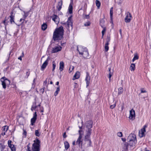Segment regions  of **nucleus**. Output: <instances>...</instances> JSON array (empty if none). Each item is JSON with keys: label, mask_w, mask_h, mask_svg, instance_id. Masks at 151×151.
<instances>
[{"label": "nucleus", "mask_w": 151, "mask_h": 151, "mask_svg": "<svg viewBox=\"0 0 151 151\" xmlns=\"http://www.w3.org/2000/svg\"><path fill=\"white\" fill-rule=\"evenodd\" d=\"M116 106V103H115V104L111 105L110 106V108L111 109H113Z\"/></svg>", "instance_id": "nucleus-53"}, {"label": "nucleus", "mask_w": 151, "mask_h": 151, "mask_svg": "<svg viewBox=\"0 0 151 151\" xmlns=\"http://www.w3.org/2000/svg\"><path fill=\"white\" fill-rule=\"evenodd\" d=\"M50 60V58L48 57L46 60L43 63L41 67V69L42 70H43L45 69L48 64V62Z\"/></svg>", "instance_id": "nucleus-8"}, {"label": "nucleus", "mask_w": 151, "mask_h": 151, "mask_svg": "<svg viewBox=\"0 0 151 151\" xmlns=\"http://www.w3.org/2000/svg\"><path fill=\"white\" fill-rule=\"evenodd\" d=\"M5 78V77H3L1 79V81L2 83L1 84L3 88L4 89L6 88V83H5V80H4Z\"/></svg>", "instance_id": "nucleus-18"}, {"label": "nucleus", "mask_w": 151, "mask_h": 151, "mask_svg": "<svg viewBox=\"0 0 151 151\" xmlns=\"http://www.w3.org/2000/svg\"><path fill=\"white\" fill-rule=\"evenodd\" d=\"M60 87L59 86L57 88L56 90L54 93V95L55 96H56L58 95L60 91Z\"/></svg>", "instance_id": "nucleus-31"}, {"label": "nucleus", "mask_w": 151, "mask_h": 151, "mask_svg": "<svg viewBox=\"0 0 151 151\" xmlns=\"http://www.w3.org/2000/svg\"><path fill=\"white\" fill-rule=\"evenodd\" d=\"M91 134V130L86 131V133L85 136L84 141H85L88 142L87 143L88 147L91 146V142L90 139V136Z\"/></svg>", "instance_id": "nucleus-5"}, {"label": "nucleus", "mask_w": 151, "mask_h": 151, "mask_svg": "<svg viewBox=\"0 0 151 151\" xmlns=\"http://www.w3.org/2000/svg\"><path fill=\"white\" fill-rule=\"evenodd\" d=\"M105 22V21L104 19H102L100 20V24L102 28H103L104 24Z\"/></svg>", "instance_id": "nucleus-27"}, {"label": "nucleus", "mask_w": 151, "mask_h": 151, "mask_svg": "<svg viewBox=\"0 0 151 151\" xmlns=\"http://www.w3.org/2000/svg\"><path fill=\"white\" fill-rule=\"evenodd\" d=\"M146 91L144 90L143 88H141V93H146Z\"/></svg>", "instance_id": "nucleus-55"}, {"label": "nucleus", "mask_w": 151, "mask_h": 151, "mask_svg": "<svg viewBox=\"0 0 151 151\" xmlns=\"http://www.w3.org/2000/svg\"><path fill=\"white\" fill-rule=\"evenodd\" d=\"M91 24V23L89 22H86V23L84 24V26H89Z\"/></svg>", "instance_id": "nucleus-51"}, {"label": "nucleus", "mask_w": 151, "mask_h": 151, "mask_svg": "<svg viewBox=\"0 0 151 151\" xmlns=\"http://www.w3.org/2000/svg\"><path fill=\"white\" fill-rule=\"evenodd\" d=\"M74 68V67L73 66H70L69 70V73H70L72 71Z\"/></svg>", "instance_id": "nucleus-45"}, {"label": "nucleus", "mask_w": 151, "mask_h": 151, "mask_svg": "<svg viewBox=\"0 0 151 151\" xmlns=\"http://www.w3.org/2000/svg\"><path fill=\"white\" fill-rule=\"evenodd\" d=\"M35 135L37 137L40 136V134L39 133V132L38 130H36L35 131Z\"/></svg>", "instance_id": "nucleus-42"}, {"label": "nucleus", "mask_w": 151, "mask_h": 151, "mask_svg": "<svg viewBox=\"0 0 151 151\" xmlns=\"http://www.w3.org/2000/svg\"><path fill=\"white\" fill-rule=\"evenodd\" d=\"M67 22V24L66 23H61L63 25H65L68 30H69L70 29L72 30L73 29V22L71 20V17L68 18Z\"/></svg>", "instance_id": "nucleus-4"}, {"label": "nucleus", "mask_w": 151, "mask_h": 151, "mask_svg": "<svg viewBox=\"0 0 151 151\" xmlns=\"http://www.w3.org/2000/svg\"><path fill=\"white\" fill-rule=\"evenodd\" d=\"M4 80H5V83H6V85H10V81L9 79L5 77V78L4 79Z\"/></svg>", "instance_id": "nucleus-39"}, {"label": "nucleus", "mask_w": 151, "mask_h": 151, "mask_svg": "<svg viewBox=\"0 0 151 151\" xmlns=\"http://www.w3.org/2000/svg\"><path fill=\"white\" fill-rule=\"evenodd\" d=\"M34 142L32 147V151H40V141L37 138Z\"/></svg>", "instance_id": "nucleus-3"}, {"label": "nucleus", "mask_w": 151, "mask_h": 151, "mask_svg": "<svg viewBox=\"0 0 151 151\" xmlns=\"http://www.w3.org/2000/svg\"><path fill=\"white\" fill-rule=\"evenodd\" d=\"M117 135L119 137H122V133L121 132H118L117 133Z\"/></svg>", "instance_id": "nucleus-49"}, {"label": "nucleus", "mask_w": 151, "mask_h": 151, "mask_svg": "<svg viewBox=\"0 0 151 151\" xmlns=\"http://www.w3.org/2000/svg\"><path fill=\"white\" fill-rule=\"evenodd\" d=\"M6 134V132H3L1 133V135L3 136H4V135H5Z\"/></svg>", "instance_id": "nucleus-60"}, {"label": "nucleus", "mask_w": 151, "mask_h": 151, "mask_svg": "<svg viewBox=\"0 0 151 151\" xmlns=\"http://www.w3.org/2000/svg\"><path fill=\"white\" fill-rule=\"evenodd\" d=\"M113 72L114 70L113 69L111 70V68H109V76L108 77L110 81L111 77L113 75Z\"/></svg>", "instance_id": "nucleus-20"}, {"label": "nucleus", "mask_w": 151, "mask_h": 151, "mask_svg": "<svg viewBox=\"0 0 151 151\" xmlns=\"http://www.w3.org/2000/svg\"><path fill=\"white\" fill-rule=\"evenodd\" d=\"M135 65L134 64L132 63L131 64L130 69L131 71H134L135 69Z\"/></svg>", "instance_id": "nucleus-28"}, {"label": "nucleus", "mask_w": 151, "mask_h": 151, "mask_svg": "<svg viewBox=\"0 0 151 151\" xmlns=\"http://www.w3.org/2000/svg\"><path fill=\"white\" fill-rule=\"evenodd\" d=\"M103 28V30L102 31L101 33L102 35H103V36H104V33L106 31V27H103V28Z\"/></svg>", "instance_id": "nucleus-43"}, {"label": "nucleus", "mask_w": 151, "mask_h": 151, "mask_svg": "<svg viewBox=\"0 0 151 151\" xmlns=\"http://www.w3.org/2000/svg\"><path fill=\"white\" fill-rule=\"evenodd\" d=\"M78 133L79 136L76 142V145H77L80 148L82 149L83 141L82 138L83 135V132L82 130H79Z\"/></svg>", "instance_id": "nucleus-2"}, {"label": "nucleus", "mask_w": 151, "mask_h": 151, "mask_svg": "<svg viewBox=\"0 0 151 151\" xmlns=\"http://www.w3.org/2000/svg\"><path fill=\"white\" fill-rule=\"evenodd\" d=\"M45 87H44L42 88H41L40 89V91L42 94L45 91Z\"/></svg>", "instance_id": "nucleus-50"}, {"label": "nucleus", "mask_w": 151, "mask_h": 151, "mask_svg": "<svg viewBox=\"0 0 151 151\" xmlns=\"http://www.w3.org/2000/svg\"><path fill=\"white\" fill-rule=\"evenodd\" d=\"M51 17L56 24H58L59 23V18L57 15L54 14Z\"/></svg>", "instance_id": "nucleus-9"}, {"label": "nucleus", "mask_w": 151, "mask_h": 151, "mask_svg": "<svg viewBox=\"0 0 151 151\" xmlns=\"http://www.w3.org/2000/svg\"><path fill=\"white\" fill-rule=\"evenodd\" d=\"M63 136L64 138H65L67 137V135H66V133L65 132L64 133Z\"/></svg>", "instance_id": "nucleus-58"}, {"label": "nucleus", "mask_w": 151, "mask_h": 151, "mask_svg": "<svg viewBox=\"0 0 151 151\" xmlns=\"http://www.w3.org/2000/svg\"><path fill=\"white\" fill-rule=\"evenodd\" d=\"M110 14L111 15V16H112L113 15V7H111L110 9Z\"/></svg>", "instance_id": "nucleus-54"}, {"label": "nucleus", "mask_w": 151, "mask_h": 151, "mask_svg": "<svg viewBox=\"0 0 151 151\" xmlns=\"http://www.w3.org/2000/svg\"><path fill=\"white\" fill-rule=\"evenodd\" d=\"M37 114L36 112H35L33 114V116L32 118H34L35 119H37Z\"/></svg>", "instance_id": "nucleus-52"}, {"label": "nucleus", "mask_w": 151, "mask_h": 151, "mask_svg": "<svg viewBox=\"0 0 151 151\" xmlns=\"http://www.w3.org/2000/svg\"><path fill=\"white\" fill-rule=\"evenodd\" d=\"M63 4V2L62 1H59L58 3V5L57 6V8L58 11H60L61 8Z\"/></svg>", "instance_id": "nucleus-22"}, {"label": "nucleus", "mask_w": 151, "mask_h": 151, "mask_svg": "<svg viewBox=\"0 0 151 151\" xmlns=\"http://www.w3.org/2000/svg\"><path fill=\"white\" fill-rule=\"evenodd\" d=\"M93 123L92 121L91 120L88 121L86 122L85 125L88 129L87 131L91 130V132L92 130L91 128L92 127Z\"/></svg>", "instance_id": "nucleus-6"}, {"label": "nucleus", "mask_w": 151, "mask_h": 151, "mask_svg": "<svg viewBox=\"0 0 151 151\" xmlns=\"http://www.w3.org/2000/svg\"><path fill=\"white\" fill-rule=\"evenodd\" d=\"M24 52H23L22 53V55H21L19 57H18V59L21 60H22V57H23L24 56Z\"/></svg>", "instance_id": "nucleus-48"}, {"label": "nucleus", "mask_w": 151, "mask_h": 151, "mask_svg": "<svg viewBox=\"0 0 151 151\" xmlns=\"http://www.w3.org/2000/svg\"><path fill=\"white\" fill-rule=\"evenodd\" d=\"M9 17L10 18V22L11 24H12L13 23H15V22L14 21V16L10 15L9 16Z\"/></svg>", "instance_id": "nucleus-25"}, {"label": "nucleus", "mask_w": 151, "mask_h": 151, "mask_svg": "<svg viewBox=\"0 0 151 151\" xmlns=\"http://www.w3.org/2000/svg\"><path fill=\"white\" fill-rule=\"evenodd\" d=\"M123 91V89L122 87H120L118 89V95L122 94Z\"/></svg>", "instance_id": "nucleus-36"}, {"label": "nucleus", "mask_w": 151, "mask_h": 151, "mask_svg": "<svg viewBox=\"0 0 151 151\" xmlns=\"http://www.w3.org/2000/svg\"><path fill=\"white\" fill-rule=\"evenodd\" d=\"M110 41V35H107L106 37V42L105 43L109 44V42Z\"/></svg>", "instance_id": "nucleus-34"}, {"label": "nucleus", "mask_w": 151, "mask_h": 151, "mask_svg": "<svg viewBox=\"0 0 151 151\" xmlns=\"http://www.w3.org/2000/svg\"><path fill=\"white\" fill-rule=\"evenodd\" d=\"M64 67V63L63 62H60V67L59 69L61 71H62L63 70Z\"/></svg>", "instance_id": "nucleus-23"}, {"label": "nucleus", "mask_w": 151, "mask_h": 151, "mask_svg": "<svg viewBox=\"0 0 151 151\" xmlns=\"http://www.w3.org/2000/svg\"><path fill=\"white\" fill-rule=\"evenodd\" d=\"M73 0H71V2L69 5V6L68 7V12L69 14H71L73 13Z\"/></svg>", "instance_id": "nucleus-17"}, {"label": "nucleus", "mask_w": 151, "mask_h": 151, "mask_svg": "<svg viewBox=\"0 0 151 151\" xmlns=\"http://www.w3.org/2000/svg\"><path fill=\"white\" fill-rule=\"evenodd\" d=\"M138 58L139 57L137 55V54H135L134 55V56L132 60V62H134V61H135V60L138 59Z\"/></svg>", "instance_id": "nucleus-35"}, {"label": "nucleus", "mask_w": 151, "mask_h": 151, "mask_svg": "<svg viewBox=\"0 0 151 151\" xmlns=\"http://www.w3.org/2000/svg\"><path fill=\"white\" fill-rule=\"evenodd\" d=\"M42 109H41V112H43L44 111V109H43V107H42Z\"/></svg>", "instance_id": "nucleus-64"}, {"label": "nucleus", "mask_w": 151, "mask_h": 151, "mask_svg": "<svg viewBox=\"0 0 151 151\" xmlns=\"http://www.w3.org/2000/svg\"><path fill=\"white\" fill-rule=\"evenodd\" d=\"M109 44L108 43H105V45L104 46V51L105 52H107L109 50V47L108 46V45Z\"/></svg>", "instance_id": "nucleus-30"}, {"label": "nucleus", "mask_w": 151, "mask_h": 151, "mask_svg": "<svg viewBox=\"0 0 151 151\" xmlns=\"http://www.w3.org/2000/svg\"><path fill=\"white\" fill-rule=\"evenodd\" d=\"M147 127V126L145 125L143 128L141 129V132H139V136L140 137H143L144 135V132H145V128Z\"/></svg>", "instance_id": "nucleus-15"}, {"label": "nucleus", "mask_w": 151, "mask_h": 151, "mask_svg": "<svg viewBox=\"0 0 151 151\" xmlns=\"http://www.w3.org/2000/svg\"><path fill=\"white\" fill-rule=\"evenodd\" d=\"M26 74L27 76V78L29 75L30 72L29 71H27L26 73Z\"/></svg>", "instance_id": "nucleus-56"}, {"label": "nucleus", "mask_w": 151, "mask_h": 151, "mask_svg": "<svg viewBox=\"0 0 151 151\" xmlns=\"http://www.w3.org/2000/svg\"><path fill=\"white\" fill-rule=\"evenodd\" d=\"M80 74L79 72L77 71L74 75L73 78V80H75L79 78L80 77Z\"/></svg>", "instance_id": "nucleus-21"}, {"label": "nucleus", "mask_w": 151, "mask_h": 151, "mask_svg": "<svg viewBox=\"0 0 151 151\" xmlns=\"http://www.w3.org/2000/svg\"><path fill=\"white\" fill-rule=\"evenodd\" d=\"M9 22V21H7V22H6V20H4L3 21L2 23L3 24H4V25L5 26V27H6V25L8 24V23Z\"/></svg>", "instance_id": "nucleus-47"}, {"label": "nucleus", "mask_w": 151, "mask_h": 151, "mask_svg": "<svg viewBox=\"0 0 151 151\" xmlns=\"http://www.w3.org/2000/svg\"><path fill=\"white\" fill-rule=\"evenodd\" d=\"M9 19V17H8L7 18L6 17L5 18V19H4V20H6V22H7V21H8V19Z\"/></svg>", "instance_id": "nucleus-63"}, {"label": "nucleus", "mask_w": 151, "mask_h": 151, "mask_svg": "<svg viewBox=\"0 0 151 151\" xmlns=\"http://www.w3.org/2000/svg\"><path fill=\"white\" fill-rule=\"evenodd\" d=\"M56 67V63L54 61L52 62V71H54Z\"/></svg>", "instance_id": "nucleus-40"}, {"label": "nucleus", "mask_w": 151, "mask_h": 151, "mask_svg": "<svg viewBox=\"0 0 151 151\" xmlns=\"http://www.w3.org/2000/svg\"><path fill=\"white\" fill-rule=\"evenodd\" d=\"M64 30L63 26H60L55 29L54 31L52 39L54 41L61 40L63 38Z\"/></svg>", "instance_id": "nucleus-1"}, {"label": "nucleus", "mask_w": 151, "mask_h": 151, "mask_svg": "<svg viewBox=\"0 0 151 151\" xmlns=\"http://www.w3.org/2000/svg\"><path fill=\"white\" fill-rule=\"evenodd\" d=\"M62 47L60 46L59 47H56L53 48L52 50V52L55 53L60 51Z\"/></svg>", "instance_id": "nucleus-19"}, {"label": "nucleus", "mask_w": 151, "mask_h": 151, "mask_svg": "<svg viewBox=\"0 0 151 151\" xmlns=\"http://www.w3.org/2000/svg\"><path fill=\"white\" fill-rule=\"evenodd\" d=\"M96 3L98 9H99L101 5V3L98 0H96Z\"/></svg>", "instance_id": "nucleus-33"}, {"label": "nucleus", "mask_w": 151, "mask_h": 151, "mask_svg": "<svg viewBox=\"0 0 151 151\" xmlns=\"http://www.w3.org/2000/svg\"><path fill=\"white\" fill-rule=\"evenodd\" d=\"M112 17H113V15H112V16H111V15H110V20H111L112 23L113 24V21H112Z\"/></svg>", "instance_id": "nucleus-57"}, {"label": "nucleus", "mask_w": 151, "mask_h": 151, "mask_svg": "<svg viewBox=\"0 0 151 151\" xmlns=\"http://www.w3.org/2000/svg\"><path fill=\"white\" fill-rule=\"evenodd\" d=\"M72 144L73 145H76V142L75 141H73V142L72 143Z\"/></svg>", "instance_id": "nucleus-62"}, {"label": "nucleus", "mask_w": 151, "mask_h": 151, "mask_svg": "<svg viewBox=\"0 0 151 151\" xmlns=\"http://www.w3.org/2000/svg\"><path fill=\"white\" fill-rule=\"evenodd\" d=\"M126 14V16L124 19L126 23H129L130 22L131 20L132 16L131 14L129 12H127Z\"/></svg>", "instance_id": "nucleus-7"}, {"label": "nucleus", "mask_w": 151, "mask_h": 151, "mask_svg": "<svg viewBox=\"0 0 151 151\" xmlns=\"http://www.w3.org/2000/svg\"><path fill=\"white\" fill-rule=\"evenodd\" d=\"M12 142V141L11 140H8V143L9 147L11 148L12 151H16L15 147H14V145L11 144Z\"/></svg>", "instance_id": "nucleus-13"}, {"label": "nucleus", "mask_w": 151, "mask_h": 151, "mask_svg": "<svg viewBox=\"0 0 151 151\" xmlns=\"http://www.w3.org/2000/svg\"><path fill=\"white\" fill-rule=\"evenodd\" d=\"M47 27V25L46 23H43L42 25V29L43 31L45 30Z\"/></svg>", "instance_id": "nucleus-29"}, {"label": "nucleus", "mask_w": 151, "mask_h": 151, "mask_svg": "<svg viewBox=\"0 0 151 151\" xmlns=\"http://www.w3.org/2000/svg\"><path fill=\"white\" fill-rule=\"evenodd\" d=\"M30 144L29 143H28V145L27 146L28 151H31V148L30 147Z\"/></svg>", "instance_id": "nucleus-46"}, {"label": "nucleus", "mask_w": 151, "mask_h": 151, "mask_svg": "<svg viewBox=\"0 0 151 151\" xmlns=\"http://www.w3.org/2000/svg\"><path fill=\"white\" fill-rule=\"evenodd\" d=\"M36 119H35L34 118H32L31 120V124L32 125H34V124L35 122Z\"/></svg>", "instance_id": "nucleus-41"}, {"label": "nucleus", "mask_w": 151, "mask_h": 151, "mask_svg": "<svg viewBox=\"0 0 151 151\" xmlns=\"http://www.w3.org/2000/svg\"><path fill=\"white\" fill-rule=\"evenodd\" d=\"M86 76L85 78V81L86 83V87H87L89 85L90 83V77L88 72H86Z\"/></svg>", "instance_id": "nucleus-10"}, {"label": "nucleus", "mask_w": 151, "mask_h": 151, "mask_svg": "<svg viewBox=\"0 0 151 151\" xmlns=\"http://www.w3.org/2000/svg\"><path fill=\"white\" fill-rule=\"evenodd\" d=\"M135 116V111L132 109L130 111V114L129 118L130 119L133 120Z\"/></svg>", "instance_id": "nucleus-11"}, {"label": "nucleus", "mask_w": 151, "mask_h": 151, "mask_svg": "<svg viewBox=\"0 0 151 151\" xmlns=\"http://www.w3.org/2000/svg\"><path fill=\"white\" fill-rule=\"evenodd\" d=\"M47 83V79L44 82L43 84L44 85H46Z\"/></svg>", "instance_id": "nucleus-59"}, {"label": "nucleus", "mask_w": 151, "mask_h": 151, "mask_svg": "<svg viewBox=\"0 0 151 151\" xmlns=\"http://www.w3.org/2000/svg\"><path fill=\"white\" fill-rule=\"evenodd\" d=\"M65 147V150H67L69 147L70 145L68 142L67 141H65L64 142Z\"/></svg>", "instance_id": "nucleus-26"}, {"label": "nucleus", "mask_w": 151, "mask_h": 151, "mask_svg": "<svg viewBox=\"0 0 151 151\" xmlns=\"http://www.w3.org/2000/svg\"><path fill=\"white\" fill-rule=\"evenodd\" d=\"M85 50V51H84V52H83L82 54H80L82 55L84 58H87L89 57L88 50L87 49H86Z\"/></svg>", "instance_id": "nucleus-14"}, {"label": "nucleus", "mask_w": 151, "mask_h": 151, "mask_svg": "<svg viewBox=\"0 0 151 151\" xmlns=\"http://www.w3.org/2000/svg\"><path fill=\"white\" fill-rule=\"evenodd\" d=\"M128 139L130 140L137 141L136 135L134 134H131L128 136Z\"/></svg>", "instance_id": "nucleus-16"}, {"label": "nucleus", "mask_w": 151, "mask_h": 151, "mask_svg": "<svg viewBox=\"0 0 151 151\" xmlns=\"http://www.w3.org/2000/svg\"><path fill=\"white\" fill-rule=\"evenodd\" d=\"M5 148V145L1 143H0V151L3 150Z\"/></svg>", "instance_id": "nucleus-37"}, {"label": "nucleus", "mask_w": 151, "mask_h": 151, "mask_svg": "<svg viewBox=\"0 0 151 151\" xmlns=\"http://www.w3.org/2000/svg\"><path fill=\"white\" fill-rule=\"evenodd\" d=\"M11 51H10L9 52V53L8 55V60L9 59V57H10V55L11 54Z\"/></svg>", "instance_id": "nucleus-61"}, {"label": "nucleus", "mask_w": 151, "mask_h": 151, "mask_svg": "<svg viewBox=\"0 0 151 151\" xmlns=\"http://www.w3.org/2000/svg\"><path fill=\"white\" fill-rule=\"evenodd\" d=\"M8 126L6 125L2 127V129L3 132H6L8 129Z\"/></svg>", "instance_id": "nucleus-32"}, {"label": "nucleus", "mask_w": 151, "mask_h": 151, "mask_svg": "<svg viewBox=\"0 0 151 151\" xmlns=\"http://www.w3.org/2000/svg\"><path fill=\"white\" fill-rule=\"evenodd\" d=\"M38 107V106H32L31 108V110L32 111H33V110H35Z\"/></svg>", "instance_id": "nucleus-44"}, {"label": "nucleus", "mask_w": 151, "mask_h": 151, "mask_svg": "<svg viewBox=\"0 0 151 151\" xmlns=\"http://www.w3.org/2000/svg\"><path fill=\"white\" fill-rule=\"evenodd\" d=\"M129 145V144L127 142L125 143L124 146V148L125 150H127L128 149V147Z\"/></svg>", "instance_id": "nucleus-38"}, {"label": "nucleus", "mask_w": 151, "mask_h": 151, "mask_svg": "<svg viewBox=\"0 0 151 151\" xmlns=\"http://www.w3.org/2000/svg\"><path fill=\"white\" fill-rule=\"evenodd\" d=\"M136 142L137 141L129 140L127 143L129 144V145L132 146L135 144Z\"/></svg>", "instance_id": "nucleus-24"}, {"label": "nucleus", "mask_w": 151, "mask_h": 151, "mask_svg": "<svg viewBox=\"0 0 151 151\" xmlns=\"http://www.w3.org/2000/svg\"><path fill=\"white\" fill-rule=\"evenodd\" d=\"M87 49L86 47H83L80 46L79 47H77V50L78 51L79 54H82V53L85 51V49Z\"/></svg>", "instance_id": "nucleus-12"}]
</instances>
